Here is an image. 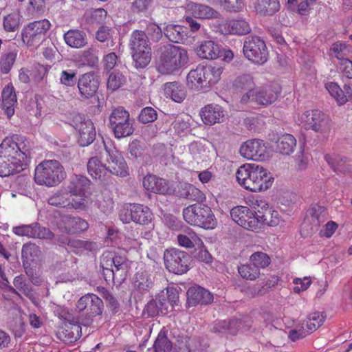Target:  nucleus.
Returning a JSON list of instances; mask_svg holds the SVG:
<instances>
[{
  "label": "nucleus",
  "mask_w": 352,
  "mask_h": 352,
  "mask_svg": "<svg viewBox=\"0 0 352 352\" xmlns=\"http://www.w3.org/2000/svg\"><path fill=\"white\" fill-rule=\"evenodd\" d=\"M238 184L252 192H264L270 188L274 178L264 167L254 163H247L241 166L236 173Z\"/></svg>",
  "instance_id": "1"
},
{
  "label": "nucleus",
  "mask_w": 352,
  "mask_h": 352,
  "mask_svg": "<svg viewBox=\"0 0 352 352\" xmlns=\"http://www.w3.org/2000/svg\"><path fill=\"white\" fill-rule=\"evenodd\" d=\"M187 61L188 54L186 50L173 45H166L159 49L157 69L162 74H172Z\"/></svg>",
  "instance_id": "2"
},
{
  "label": "nucleus",
  "mask_w": 352,
  "mask_h": 352,
  "mask_svg": "<svg viewBox=\"0 0 352 352\" xmlns=\"http://www.w3.org/2000/svg\"><path fill=\"white\" fill-rule=\"evenodd\" d=\"M100 267L107 281L121 284L127 276L129 263L125 256L104 252L100 259Z\"/></svg>",
  "instance_id": "3"
},
{
  "label": "nucleus",
  "mask_w": 352,
  "mask_h": 352,
  "mask_svg": "<svg viewBox=\"0 0 352 352\" xmlns=\"http://www.w3.org/2000/svg\"><path fill=\"white\" fill-rule=\"evenodd\" d=\"M222 71L220 66L199 65L188 73V85L198 90L208 89L219 80Z\"/></svg>",
  "instance_id": "4"
},
{
  "label": "nucleus",
  "mask_w": 352,
  "mask_h": 352,
  "mask_svg": "<svg viewBox=\"0 0 352 352\" xmlns=\"http://www.w3.org/2000/svg\"><path fill=\"white\" fill-rule=\"evenodd\" d=\"M65 177L64 168L57 160H45L35 168L34 180L39 185L54 186L60 184Z\"/></svg>",
  "instance_id": "5"
},
{
  "label": "nucleus",
  "mask_w": 352,
  "mask_h": 352,
  "mask_svg": "<svg viewBox=\"0 0 352 352\" xmlns=\"http://www.w3.org/2000/svg\"><path fill=\"white\" fill-rule=\"evenodd\" d=\"M134 66L144 68L151 60V49L148 45L146 34L141 30H134L129 39Z\"/></svg>",
  "instance_id": "6"
},
{
  "label": "nucleus",
  "mask_w": 352,
  "mask_h": 352,
  "mask_svg": "<svg viewBox=\"0 0 352 352\" xmlns=\"http://www.w3.org/2000/svg\"><path fill=\"white\" fill-rule=\"evenodd\" d=\"M184 220L192 226L205 229H214L217 220L211 208L204 204H192L183 210Z\"/></svg>",
  "instance_id": "7"
},
{
  "label": "nucleus",
  "mask_w": 352,
  "mask_h": 352,
  "mask_svg": "<svg viewBox=\"0 0 352 352\" xmlns=\"http://www.w3.org/2000/svg\"><path fill=\"white\" fill-rule=\"evenodd\" d=\"M90 181L82 175H74L69 186V196L72 197V208L85 209L89 202Z\"/></svg>",
  "instance_id": "8"
},
{
  "label": "nucleus",
  "mask_w": 352,
  "mask_h": 352,
  "mask_svg": "<svg viewBox=\"0 0 352 352\" xmlns=\"http://www.w3.org/2000/svg\"><path fill=\"white\" fill-rule=\"evenodd\" d=\"M110 127L116 138L129 136L134 132L133 120L129 113L122 107L115 109L109 116Z\"/></svg>",
  "instance_id": "9"
},
{
  "label": "nucleus",
  "mask_w": 352,
  "mask_h": 352,
  "mask_svg": "<svg viewBox=\"0 0 352 352\" xmlns=\"http://www.w3.org/2000/svg\"><path fill=\"white\" fill-rule=\"evenodd\" d=\"M153 214L151 210L141 204H126L120 212V219L124 223L133 221L146 225L151 222Z\"/></svg>",
  "instance_id": "10"
},
{
  "label": "nucleus",
  "mask_w": 352,
  "mask_h": 352,
  "mask_svg": "<svg viewBox=\"0 0 352 352\" xmlns=\"http://www.w3.org/2000/svg\"><path fill=\"white\" fill-rule=\"evenodd\" d=\"M244 56L256 64H263L268 58V51L264 41L258 36L246 37L243 47Z\"/></svg>",
  "instance_id": "11"
},
{
  "label": "nucleus",
  "mask_w": 352,
  "mask_h": 352,
  "mask_svg": "<svg viewBox=\"0 0 352 352\" xmlns=\"http://www.w3.org/2000/svg\"><path fill=\"white\" fill-rule=\"evenodd\" d=\"M301 120L306 129H312L320 133L323 137L327 136L330 132V119L322 111L318 110L307 111L302 114Z\"/></svg>",
  "instance_id": "12"
},
{
  "label": "nucleus",
  "mask_w": 352,
  "mask_h": 352,
  "mask_svg": "<svg viewBox=\"0 0 352 352\" xmlns=\"http://www.w3.org/2000/svg\"><path fill=\"white\" fill-rule=\"evenodd\" d=\"M50 26V23L46 19L29 23L21 32L23 41L30 46H34L45 38Z\"/></svg>",
  "instance_id": "13"
},
{
  "label": "nucleus",
  "mask_w": 352,
  "mask_h": 352,
  "mask_svg": "<svg viewBox=\"0 0 352 352\" xmlns=\"http://www.w3.org/2000/svg\"><path fill=\"white\" fill-rule=\"evenodd\" d=\"M164 258L166 267L170 272L182 274L189 269V257L183 251L177 249L166 250Z\"/></svg>",
  "instance_id": "14"
},
{
  "label": "nucleus",
  "mask_w": 352,
  "mask_h": 352,
  "mask_svg": "<svg viewBox=\"0 0 352 352\" xmlns=\"http://www.w3.org/2000/svg\"><path fill=\"white\" fill-rule=\"evenodd\" d=\"M232 219L241 227L252 231L258 230V221L256 212L243 206L234 207L230 210Z\"/></svg>",
  "instance_id": "15"
},
{
  "label": "nucleus",
  "mask_w": 352,
  "mask_h": 352,
  "mask_svg": "<svg viewBox=\"0 0 352 352\" xmlns=\"http://www.w3.org/2000/svg\"><path fill=\"white\" fill-rule=\"evenodd\" d=\"M74 126L78 131V142L81 146L91 144L96 138V131L93 122L85 119L82 115L77 114L73 118Z\"/></svg>",
  "instance_id": "16"
},
{
  "label": "nucleus",
  "mask_w": 352,
  "mask_h": 352,
  "mask_svg": "<svg viewBox=\"0 0 352 352\" xmlns=\"http://www.w3.org/2000/svg\"><path fill=\"white\" fill-rule=\"evenodd\" d=\"M29 161L28 155H0V176L7 177L24 170Z\"/></svg>",
  "instance_id": "17"
},
{
  "label": "nucleus",
  "mask_w": 352,
  "mask_h": 352,
  "mask_svg": "<svg viewBox=\"0 0 352 352\" xmlns=\"http://www.w3.org/2000/svg\"><path fill=\"white\" fill-rule=\"evenodd\" d=\"M99 77L94 72H87L78 79V88L83 99L93 98L99 87Z\"/></svg>",
  "instance_id": "18"
},
{
  "label": "nucleus",
  "mask_w": 352,
  "mask_h": 352,
  "mask_svg": "<svg viewBox=\"0 0 352 352\" xmlns=\"http://www.w3.org/2000/svg\"><path fill=\"white\" fill-rule=\"evenodd\" d=\"M280 91L281 89L277 84L256 88L251 96L250 102L265 106L271 104L277 100Z\"/></svg>",
  "instance_id": "19"
},
{
  "label": "nucleus",
  "mask_w": 352,
  "mask_h": 352,
  "mask_svg": "<svg viewBox=\"0 0 352 352\" xmlns=\"http://www.w3.org/2000/svg\"><path fill=\"white\" fill-rule=\"evenodd\" d=\"M142 184L146 191L156 194L168 195L174 192L167 181L155 175L145 176Z\"/></svg>",
  "instance_id": "20"
},
{
  "label": "nucleus",
  "mask_w": 352,
  "mask_h": 352,
  "mask_svg": "<svg viewBox=\"0 0 352 352\" xmlns=\"http://www.w3.org/2000/svg\"><path fill=\"white\" fill-rule=\"evenodd\" d=\"M88 227L89 225L86 221L69 215L63 216L58 223V229L66 234H76L83 232Z\"/></svg>",
  "instance_id": "21"
},
{
  "label": "nucleus",
  "mask_w": 352,
  "mask_h": 352,
  "mask_svg": "<svg viewBox=\"0 0 352 352\" xmlns=\"http://www.w3.org/2000/svg\"><path fill=\"white\" fill-rule=\"evenodd\" d=\"M232 87L234 91L237 92H246L242 96L241 102L246 104L251 100V96L255 90V83L253 78L249 74H243L235 78L233 81Z\"/></svg>",
  "instance_id": "22"
},
{
  "label": "nucleus",
  "mask_w": 352,
  "mask_h": 352,
  "mask_svg": "<svg viewBox=\"0 0 352 352\" xmlns=\"http://www.w3.org/2000/svg\"><path fill=\"white\" fill-rule=\"evenodd\" d=\"M249 323L241 320L233 319L229 321L222 320L217 322L214 327V330L219 333H228L235 334L238 331H241L245 332L250 328Z\"/></svg>",
  "instance_id": "23"
},
{
  "label": "nucleus",
  "mask_w": 352,
  "mask_h": 352,
  "mask_svg": "<svg viewBox=\"0 0 352 352\" xmlns=\"http://www.w3.org/2000/svg\"><path fill=\"white\" fill-rule=\"evenodd\" d=\"M58 336L64 342H72L81 336V327L78 321H68L58 331Z\"/></svg>",
  "instance_id": "24"
},
{
  "label": "nucleus",
  "mask_w": 352,
  "mask_h": 352,
  "mask_svg": "<svg viewBox=\"0 0 352 352\" xmlns=\"http://www.w3.org/2000/svg\"><path fill=\"white\" fill-rule=\"evenodd\" d=\"M188 303L191 305L196 304L206 305L213 300L212 294L199 286H193L187 292Z\"/></svg>",
  "instance_id": "25"
},
{
  "label": "nucleus",
  "mask_w": 352,
  "mask_h": 352,
  "mask_svg": "<svg viewBox=\"0 0 352 352\" xmlns=\"http://www.w3.org/2000/svg\"><path fill=\"white\" fill-rule=\"evenodd\" d=\"M200 116L205 124L212 125L223 120L224 113L221 106L208 104L201 109Z\"/></svg>",
  "instance_id": "26"
},
{
  "label": "nucleus",
  "mask_w": 352,
  "mask_h": 352,
  "mask_svg": "<svg viewBox=\"0 0 352 352\" xmlns=\"http://www.w3.org/2000/svg\"><path fill=\"white\" fill-rule=\"evenodd\" d=\"M187 10L195 18L201 19H217L220 14L212 7L196 3H189L187 5Z\"/></svg>",
  "instance_id": "27"
},
{
  "label": "nucleus",
  "mask_w": 352,
  "mask_h": 352,
  "mask_svg": "<svg viewBox=\"0 0 352 352\" xmlns=\"http://www.w3.org/2000/svg\"><path fill=\"white\" fill-rule=\"evenodd\" d=\"M153 285V276L146 270L138 271L133 277V286L137 292L141 294L148 292Z\"/></svg>",
  "instance_id": "28"
},
{
  "label": "nucleus",
  "mask_w": 352,
  "mask_h": 352,
  "mask_svg": "<svg viewBox=\"0 0 352 352\" xmlns=\"http://www.w3.org/2000/svg\"><path fill=\"white\" fill-rule=\"evenodd\" d=\"M226 33L233 35H246L251 32L250 23L243 19H236L227 21L224 24Z\"/></svg>",
  "instance_id": "29"
},
{
  "label": "nucleus",
  "mask_w": 352,
  "mask_h": 352,
  "mask_svg": "<svg viewBox=\"0 0 352 352\" xmlns=\"http://www.w3.org/2000/svg\"><path fill=\"white\" fill-rule=\"evenodd\" d=\"M278 0H256L254 3L256 12L263 16H271L280 10Z\"/></svg>",
  "instance_id": "30"
},
{
  "label": "nucleus",
  "mask_w": 352,
  "mask_h": 352,
  "mask_svg": "<svg viewBox=\"0 0 352 352\" xmlns=\"http://www.w3.org/2000/svg\"><path fill=\"white\" fill-rule=\"evenodd\" d=\"M256 214V219L258 221V229L261 228L262 225L276 226L280 222L279 212L272 208H267L264 211L258 210Z\"/></svg>",
  "instance_id": "31"
},
{
  "label": "nucleus",
  "mask_w": 352,
  "mask_h": 352,
  "mask_svg": "<svg viewBox=\"0 0 352 352\" xmlns=\"http://www.w3.org/2000/svg\"><path fill=\"white\" fill-rule=\"evenodd\" d=\"M110 160H108L107 173L120 176L126 177L129 175L127 164L123 157V155H109Z\"/></svg>",
  "instance_id": "32"
},
{
  "label": "nucleus",
  "mask_w": 352,
  "mask_h": 352,
  "mask_svg": "<svg viewBox=\"0 0 352 352\" xmlns=\"http://www.w3.org/2000/svg\"><path fill=\"white\" fill-rule=\"evenodd\" d=\"M164 93L176 102H182L186 97V90L184 85L177 82H166Z\"/></svg>",
  "instance_id": "33"
},
{
  "label": "nucleus",
  "mask_w": 352,
  "mask_h": 352,
  "mask_svg": "<svg viewBox=\"0 0 352 352\" xmlns=\"http://www.w3.org/2000/svg\"><path fill=\"white\" fill-rule=\"evenodd\" d=\"M64 40L71 47L80 48L87 43L86 34L78 30H70L64 34Z\"/></svg>",
  "instance_id": "34"
},
{
  "label": "nucleus",
  "mask_w": 352,
  "mask_h": 352,
  "mask_svg": "<svg viewBox=\"0 0 352 352\" xmlns=\"http://www.w3.org/2000/svg\"><path fill=\"white\" fill-rule=\"evenodd\" d=\"M265 144L260 139H251L244 142L239 148V154H264Z\"/></svg>",
  "instance_id": "35"
},
{
  "label": "nucleus",
  "mask_w": 352,
  "mask_h": 352,
  "mask_svg": "<svg viewBox=\"0 0 352 352\" xmlns=\"http://www.w3.org/2000/svg\"><path fill=\"white\" fill-rule=\"evenodd\" d=\"M177 241L180 246L186 248L203 246L202 240L192 230H188L177 236Z\"/></svg>",
  "instance_id": "36"
},
{
  "label": "nucleus",
  "mask_w": 352,
  "mask_h": 352,
  "mask_svg": "<svg viewBox=\"0 0 352 352\" xmlns=\"http://www.w3.org/2000/svg\"><path fill=\"white\" fill-rule=\"evenodd\" d=\"M87 169L90 175L97 179L104 177L107 173V166L101 161V156L91 157L87 164Z\"/></svg>",
  "instance_id": "37"
},
{
  "label": "nucleus",
  "mask_w": 352,
  "mask_h": 352,
  "mask_svg": "<svg viewBox=\"0 0 352 352\" xmlns=\"http://www.w3.org/2000/svg\"><path fill=\"white\" fill-rule=\"evenodd\" d=\"M220 54L219 47L212 41L203 42L197 49V55L201 58L215 59Z\"/></svg>",
  "instance_id": "38"
},
{
  "label": "nucleus",
  "mask_w": 352,
  "mask_h": 352,
  "mask_svg": "<svg viewBox=\"0 0 352 352\" xmlns=\"http://www.w3.org/2000/svg\"><path fill=\"white\" fill-rule=\"evenodd\" d=\"M185 29L182 25L168 24L164 28L163 32L170 41L178 43L182 42L186 36Z\"/></svg>",
  "instance_id": "39"
},
{
  "label": "nucleus",
  "mask_w": 352,
  "mask_h": 352,
  "mask_svg": "<svg viewBox=\"0 0 352 352\" xmlns=\"http://www.w3.org/2000/svg\"><path fill=\"white\" fill-rule=\"evenodd\" d=\"M296 146L295 138L290 134L282 135L276 142V152L279 154H291Z\"/></svg>",
  "instance_id": "40"
},
{
  "label": "nucleus",
  "mask_w": 352,
  "mask_h": 352,
  "mask_svg": "<svg viewBox=\"0 0 352 352\" xmlns=\"http://www.w3.org/2000/svg\"><path fill=\"white\" fill-rule=\"evenodd\" d=\"M48 203L54 206L72 208V197L69 196V192L63 190L53 194L48 199Z\"/></svg>",
  "instance_id": "41"
},
{
  "label": "nucleus",
  "mask_w": 352,
  "mask_h": 352,
  "mask_svg": "<svg viewBox=\"0 0 352 352\" xmlns=\"http://www.w3.org/2000/svg\"><path fill=\"white\" fill-rule=\"evenodd\" d=\"M153 349L155 352H170L172 350V342L168 340L164 328L158 333L153 344Z\"/></svg>",
  "instance_id": "42"
},
{
  "label": "nucleus",
  "mask_w": 352,
  "mask_h": 352,
  "mask_svg": "<svg viewBox=\"0 0 352 352\" xmlns=\"http://www.w3.org/2000/svg\"><path fill=\"white\" fill-rule=\"evenodd\" d=\"M167 294H168V299L162 298V296L159 297L160 314L164 315L167 314L172 310L174 304H175L176 300L178 298L175 289L168 290Z\"/></svg>",
  "instance_id": "43"
},
{
  "label": "nucleus",
  "mask_w": 352,
  "mask_h": 352,
  "mask_svg": "<svg viewBox=\"0 0 352 352\" xmlns=\"http://www.w3.org/2000/svg\"><path fill=\"white\" fill-rule=\"evenodd\" d=\"M325 320V316L320 312H314L310 314L307 319L303 322L307 331L311 333L319 328Z\"/></svg>",
  "instance_id": "44"
},
{
  "label": "nucleus",
  "mask_w": 352,
  "mask_h": 352,
  "mask_svg": "<svg viewBox=\"0 0 352 352\" xmlns=\"http://www.w3.org/2000/svg\"><path fill=\"white\" fill-rule=\"evenodd\" d=\"M40 250L38 246L33 243H27L22 248V258L24 263L30 265L31 262L34 261L38 258Z\"/></svg>",
  "instance_id": "45"
},
{
  "label": "nucleus",
  "mask_w": 352,
  "mask_h": 352,
  "mask_svg": "<svg viewBox=\"0 0 352 352\" xmlns=\"http://www.w3.org/2000/svg\"><path fill=\"white\" fill-rule=\"evenodd\" d=\"M13 284L17 289L28 297L36 306H38V301L30 286L25 283L23 277L21 276L15 277Z\"/></svg>",
  "instance_id": "46"
},
{
  "label": "nucleus",
  "mask_w": 352,
  "mask_h": 352,
  "mask_svg": "<svg viewBox=\"0 0 352 352\" xmlns=\"http://www.w3.org/2000/svg\"><path fill=\"white\" fill-rule=\"evenodd\" d=\"M174 350L175 352H202V349L195 346V340L188 337L178 340Z\"/></svg>",
  "instance_id": "47"
},
{
  "label": "nucleus",
  "mask_w": 352,
  "mask_h": 352,
  "mask_svg": "<svg viewBox=\"0 0 352 352\" xmlns=\"http://www.w3.org/2000/svg\"><path fill=\"white\" fill-rule=\"evenodd\" d=\"M20 14L18 12L11 13L4 17L3 28L6 32H14L20 26Z\"/></svg>",
  "instance_id": "48"
},
{
  "label": "nucleus",
  "mask_w": 352,
  "mask_h": 352,
  "mask_svg": "<svg viewBox=\"0 0 352 352\" xmlns=\"http://www.w3.org/2000/svg\"><path fill=\"white\" fill-rule=\"evenodd\" d=\"M80 60L83 63V65H87L90 67H96L98 64V56L97 50L93 46L83 51Z\"/></svg>",
  "instance_id": "49"
},
{
  "label": "nucleus",
  "mask_w": 352,
  "mask_h": 352,
  "mask_svg": "<svg viewBox=\"0 0 352 352\" xmlns=\"http://www.w3.org/2000/svg\"><path fill=\"white\" fill-rule=\"evenodd\" d=\"M250 261L252 265L260 270L270 264V258L264 252H257L251 255Z\"/></svg>",
  "instance_id": "50"
},
{
  "label": "nucleus",
  "mask_w": 352,
  "mask_h": 352,
  "mask_svg": "<svg viewBox=\"0 0 352 352\" xmlns=\"http://www.w3.org/2000/svg\"><path fill=\"white\" fill-rule=\"evenodd\" d=\"M16 58V53L12 51L5 52L1 58L0 69L3 74H8L13 66Z\"/></svg>",
  "instance_id": "51"
},
{
  "label": "nucleus",
  "mask_w": 352,
  "mask_h": 352,
  "mask_svg": "<svg viewBox=\"0 0 352 352\" xmlns=\"http://www.w3.org/2000/svg\"><path fill=\"white\" fill-rule=\"evenodd\" d=\"M238 271L241 277L250 280H256L260 275L259 270L251 263L239 266Z\"/></svg>",
  "instance_id": "52"
},
{
  "label": "nucleus",
  "mask_w": 352,
  "mask_h": 352,
  "mask_svg": "<svg viewBox=\"0 0 352 352\" xmlns=\"http://www.w3.org/2000/svg\"><path fill=\"white\" fill-rule=\"evenodd\" d=\"M125 82V78L122 73L119 72H113L110 74L107 87L109 89L116 91L119 89Z\"/></svg>",
  "instance_id": "53"
},
{
  "label": "nucleus",
  "mask_w": 352,
  "mask_h": 352,
  "mask_svg": "<svg viewBox=\"0 0 352 352\" xmlns=\"http://www.w3.org/2000/svg\"><path fill=\"white\" fill-rule=\"evenodd\" d=\"M94 302V307H97L98 303H100V298L94 294H87L82 296L76 304V307L79 311L85 310L87 308V304ZM95 309H97L95 308Z\"/></svg>",
  "instance_id": "54"
},
{
  "label": "nucleus",
  "mask_w": 352,
  "mask_h": 352,
  "mask_svg": "<svg viewBox=\"0 0 352 352\" xmlns=\"http://www.w3.org/2000/svg\"><path fill=\"white\" fill-rule=\"evenodd\" d=\"M16 102V96L14 89L11 84H8L2 91L0 104H15Z\"/></svg>",
  "instance_id": "55"
},
{
  "label": "nucleus",
  "mask_w": 352,
  "mask_h": 352,
  "mask_svg": "<svg viewBox=\"0 0 352 352\" xmlns=\"http://www.w3.org/2000/svg\"><path fill=\"white\" fill-rule=\"evenodd\" d=\"M76 72L74 70H63L60 76V82L62 85L67 87H73L78 83Z\"/></svg>",
  "instance_id": "56"
},
{
  "label": "nucleus",
  "mask_w": 352,
  "mask_h": 352,
  "mask_svg": "<svg viewBox=\"0 0 352 352\" xmlns=\"http://www.w3.org/2000/svg\"><path fill=\"white\" fill-rule=\"evenodd\" d=\"M19 146L12 138H6L0 145V154L16 153Z\"/></svg>",
  "instance_id": "57"
},
{
  "label": "nucleus",
  "mask_w": 352,
  "mask_h": 352,
  "mask_svg": "<svg viewBox=\"0 0 352 352\" xmlns=\"http://www.w3.org/2000/svg\"><path fill=\"white\" fill-rule=\"evenodd\" d=\"M309 333L307 331L305 322L299 323L296 327L289 331L288 336L292 341L303 338Z\"/></svg>",
  "instance_id": "58"
},
{
  "label": "nucleus",
  "mask_w": 352,
  "mask_h": 352,
  "mask_svg": "<svg viewBox=\"0 0 352 352\" xmlns=\"http://www.w3.org/2000/svg\"><path fill=\"white\" fill-rule=\"evenodd\" d=\"M35 226H36V223L29 225H21L13 227L12 232L17 236L33 238Z\"/></svg>",
  "instance_id": "59"
},
{
  "label": "nucleus",
  "mask_w": 352,
  "mask_h": 352,
  "mask_svg": "<svg viewBox=\"0 0 352 352\" xmlns=\"http://www.w3.org/2000/svg\"><path fill=\"white\" fill-rule=\"evenodd\" d=\"M113 30L108 26L102 25L96 32L95 38L101 43L107 42L109 40L113 43Z\"/></svg>",
  "instance_id": "60"
},
{
  "label": "nucleus",
  "mask_w": 352,
  "mask_h": 352,
  "mask_svg": "<svg viewBox=\"0 0 352 352\" xmlns=\"http://www.w3.org/2000/svg\"><path fill=\"white\" fill-rule=\"evenodd\" d=\"M157 117L156 111L152 107L144 108L138 117L139 121L143 124L154 122Z\"/></svg>",
  "instance_id": "61"
},
{
  "label": "nucleus",
  "mask_w": 352,
  "mask_h": 352,
  "mask_svg": "<svg viewBox=\"0 0 352 352\" xmlns=\"http://www.w3.org/2000/svg\"><path fill=\"white\" fill-rule=\"evenodd\" d=\"M323 212V208L320 206H314L309 208L307 212L306 217L311 219V221L315 226H318L320 223V219L322 213Z\"/></svg>",
  "instance_id": "62"
},
{
  "label": "nucleus",
  "mask_w": 352,
  "mask_h": 352,
  "mask_svg": "<svg viewBox=\"0 0 352 352\" xmlns=\"http://www.w3.org/2000/svg\"><path fill=\"white\" fill-rule=\"evenodd\" d=\"M293 284L295 285L293 290L295 293L299 294L301 292L307 290L311 284L309 277L303 278H295L293 279Z\"/></svg>",
  "instance_id": "63"
},
{
  "label": "nucleus",
  "mask_w": 352,
  "mask_h": 352,
  "mask_svg": "<svg viewBox=\"0 0 352 352\" xmlns=\"http://www.w3.org/2000/svg\"><path fill=\"white\" fill-rule=\"evenodd\" d=\"M163 31L161 28L155 23H149L146 27V35L149 36L153 41L157 42L162 37Z\"/></svg>",
  "instance_id": "64"
}]
</instances>
